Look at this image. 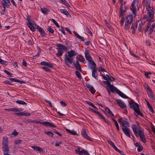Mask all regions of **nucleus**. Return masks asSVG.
I'll use <instances>...</instances> for the list:
<instances>
[{
    "instance_id": "1",
    "label": "nucleus",
    "mask_w": 155,
    "mask_h": 155,
    "mask_svg": "<svg viewBox=\"0 0 155 155\" xmlns=\"http://www.w3.org/2000/svg\"><path fill=\"white\" fill-rule=\"evenodd\" d=\"M26 19L28 22L27 25L31 30L32 32H34L35 31V28H36L38 30L41 37H45L46 34L44 30L38 25H37L34 21L31 20L30 17L29 15L26 16Z\"/></svg>"
},
{
    "instance_id": "2",
    "label": "nucleus",
    "mask_w": 155,
    "mask_h": 155,
    "mask_svg": "<svg viewBox=\"0 0 155 155\" xmlns=\"http://www.w3.org/2000/svg\"><path fill=\"white\" fill-rule=\"evenodd\" d=\"M136 137H139L141 141L144 143L147 142L143 129L138 125L136 126Z\"/></svg>"
},
{
    "instance_id": "3",
    "label": "nucleus",
    "mask_w": 155,
    "mask_h": 155,
    "mask_svg": "<svg viewBox=\"0 0 155 155\" xmlns=\"http://www.w3.org/2000/svg\"><path fill=\"white\" fill-rule=\"evenodd\" d=\"M153 8L150 9H147V15H144L143 18L146 19L147 21H150L153 19L154 15V11Z\"/></svg>"
},
{
    "instance_id": "4",
    "label": "nucleus",
    "mask_w": 155,
    "mask_h": 155,
    "mask_svg": "<svg viewBox=\"0 0 155 155\" xmlns=\"http://www.w3.org/2000/svg\"><path fill=\"white\" fill-rule=\"evenodd\" d=\"M118 121L121 125L125 127H127L129 126L128 120L125 118L120 117Z\"/></svg>"
},
{
    "instance_id": "5",
    "label": "nucleus",
    "mask_w": 155,
    "mask_h": 155,
    "mask_svg": "<svg viewBox=\"0 0 155 155\" xmlns=\"http://www.w3.org/2000/svg\"><path fill=\"white\" fill-rule=\"evenodd\" d=\"M73 62V59L72 58L69 57L67 54L65 55V58L64 60V62L65 64L68 68H70L71 65L72 64Z\"/></svg>"
},
{
    "instance_id": "6",
    "label": "nucleus",
    "mask_w": 155,
    "mask_h": 155,
    "mask_svg": "<svg viewBox=\"0 0 155 155\" xmlns=\"http://www.w3.org/2000/svg\"><path fill=\"white\" fill-rule=\"evenodd\" d=\"M10 80L11 81H9L7 80H6L5 81H4V82L5 83L10 85H13V84L12 81H14L18 82L20 84H22L25 83V82L23 81H21L19 79H15L14 78H10Z\"/></svg>"
},
{
    "instance_id": "7",
    "label": "nucleus",
    "mask_w": 155,
    "mask_h": 155,
    "mask_svg": "<svg viewBox=\"0 0 155 155\" xmlns=\"http://www.w3.org/2000/svg\"><path fill=\"white\" fill-rule=\"evenodd\" d=\"M62 45L61 44H58L56 46L58 47L57 49L58 50V52L56 54V55L58 57L61 56L64 52V49L63 47L60 46Z\"/></svg>"
},
{
    "instance_id": "8",
    "label": "nucleus",
    "mask_w": 155,
    "mask_h": 155,
    "mask_svg": "<svg viewBox=\"0 0 155 155\" xmlns=\"http://www.w3.org/2000/svg\"><path fill=\"white\" fill-rule=\"evenodd\" d=\"M136 0H134L130 6V9L134 14V17L136 16Z\"/></svg>"
},
{
    "instance_id": "9",
    "label": "nucleus",
    "mask_w": 155,
    "mask_h": 155,
    "mask_svg": "<svg viewBox=\"0 0 155 155\" xmlns=\"http://www.w3.org/2000/svg\"><path fill=\"white\" fill-rule=\"evenodd\" d=\"M122 129L125 135L129 137H130L131 131L130 129L127 127L124 128L123 127H122Z\"/></svg>"
},
{
    "instance_id": "10",
    "label": "nucleus",
    "mask_w": 155,
    "mask_h": 155,
    "mask_svg": "<svg viewBox=\"0 0 155 155\" xmlns=\"http://www.w3.org/2000/svg\"><path fill=\"white\" fill-rule=\"evenodd\" d=\"M41 65L45 66L49 68H52L54 67V65L50 62L42 61L40 63Z\"/></svg>"
},
{
    "instance_id": "11",
    "label": "nucleus",
    "mask_w": 155,
    "mask_h": 155,
    "mask_svg": "<svg viewBox=\"0 0 155 155\" xmlns=\"http://www.w3.org/2000/svg\"><path fill=\"white\" fill-rule=\"evenodd\" d=\"M81 134L83 137L88 140L91 141V138L86 133V130L85 129L83 128L81 132Z\"/></svg>"
},
{
    "instance_id": "12",
    "label": "nucleus",
    "mask_w": 155,
    "mask_h": 155,
    "mask_svg": "<svg viewBox=\"0 0 155 155\" xmlns=\"http://www.w3.org/2000/svg\"><path fill=\"white\" fill-rule=\"evenodd\" d=\"M136 114L139 115L143 117H144V115L142 112L140 110L139 108V106L138 104L136 103Z\"/></svg>"
},
{
    "instance_id": "13",
    "label": "nucleus",
    "mask_w": 155,
    "mask_h": 155,
    "mask_svg": "<svg viewBox=\"0 0 155 155\" xmlns=\"http://www.w3.org/2000/svg\"><path fill=\"white\" fill-rule=\"evenodd\" d=\"M91 69L92 70V76L96 79L97 80L98 79V73L96 68H91Z\"/></svg>"
},
{
    "instance_id": "14",
    "label": "nucleus",
    "mask_w": 155,
    "mask_h": 155,
    "mask_svg": "<svg viewBox=\"0 0 155 155\" xmlns=\"http://www.w3.org/2000/svg\"><path fill=\"white\" fill-rule=\"evenodd\" d=\"M129 107L134 110V114H136V103L133 100H131L130 102H129Z\"/></svg>"
},
{
    "instance_id": "15",
    "label": "nucleus",
    "mask_w": 155,
    "mask_h": 155,
    "mask_svg": "<svg viewBox=\"0 0 155 155\" xmlns=\"http://www.w3.org/2000/svg\"><path fill=\"white\" fill-rule=\"evenodd\" d=\"M84 54L85 55V57L86 60L89 61H91L92 59V57L90 55L89 51L88 50H86L84 51Z\"/></svg>"
},
{
    "instance_id": "16",
    "label": "nucleus",
    "mask_w": 155,
    "mask_h": 155,
    "mask_svg": "<svg viewBox=\"0 0 155 155\" xmlns=\"http://www.w3.org/2000/svg\"><path fill=\"white\" fill-rule=\"evenodd\" d=\"M74 65L75 68L78 71L82 72V70L81 69L80 63L77 61L75 63H74Z\"/></svg>"
},
{
    "instance_id": "17",
    "label": "nucleus",
    "mask_w": 155,
    "mask_h": 155,
    "mask_svg": "<svg viewBox=\"0 0 155 155\" xmlns=\"http://www.w3.org/2000/svg\"><path fill=\"white\" fill-rule=\"evenodd\" d=\"M3 2H1V5L2 7H5L7 8H8L10 5L9 1H3Z\"/></svg>"
},
{
    "instance_id": "18",
    "label": "nucleus",
    "mask_w": 155,
    "mask_h": 155,
    "mask_svg": "<svg viewBox=\"0 0 155 155\" xmlns=\"http://www.w3.org/2000/svg\"><path fill=\"white\" fill-rule=\"evenodd\" d=\"M67 53H68L67 56L71 58H72L73 56L77 55L76 52L73 50H71L70 51H68Z\"/></svg>"
},
{
    "instance_id": "19",
    "label": "nucleus",
    "mask_w": 155,
    "mask_h": 155,
    "mask_svg": "<svg viewBox=\"0 0 155 155\" xmlns=\"http://www.w3.org/2000/svg\"><path fill=\"white\" fill-rule=\"evenodd\" d=\"M117 102L121 108H123L126 107V104L122 101L117 100Z\"/></svg>"
},
{
    "instance_id": "20",
    "label": "nucleus",
    "mask_w": 155,
    "mask_h": 155,
    "mask_svg": "<svg viewBox=\"0 0 155 155\" xmlns=\"http://www.w3.org/2000/svg\"><path fill=\"white\" fill-rule=\"evenodd\" d=\"M109 89L110 90L111 92L114 93L116 92L117 93H118V91H119L118 89L115 87L113 85H110V87H108Z\"/></svg>"
},
{
    "instance_id": "21",
    "label": "nucleus",
    "mask_w": 155,
    "mask_h": 155,
    "mask_svg": "<svg viewBox=\"0 0 155 155\" xmlns=\"http://www.w3.org/2000/svg\"><path fill=\"white\" fill-rule=\"evenodd\" d=\"M41 124H42L46 126H48L51 127H56V126L55 125L53 124L52 123L48 121L42 122V123Z\"/></svg>"
},
{
    "instance_id": "22",
    "label": "nucleus",
    "mask_w": 155,
    "mask_h": 155,
    "mask_svg": "<svg viewBox=\"0 0 155 155\" xmlns=\"http://www.w3.org/2000/svg\"><path fill=\"white\" fill-rule=\"evenodd\" d=\"M31 147L34 150L41 152L43 151V149L38 146H32Z\"/></svg>"
},
{
    "instance_id": "23",
    "label": "nucleus",
    "mask_w": 155,
    "mask_h": 155,
    "mask_svg": "<svg viewBox=\"0 0 155 155\" xmlns=\"http://www.w3.org/2000/svg\"><path fill=\"white\" fill-rule=\"evenodd\" d=\"M126 21H127V22L131 23L133 21V16L132 15H128L126 17Z\"/></svg>"
},
{
    "instance_id": "24",
    "label": "nucleus",
    "mask_w": 155,
    "mask_h": 155,
    "mask_svg": "<svg viewBox=\"0 0 155 155\" xmlns=\"http://www.w3.org/2000/svg\"><path fill=\"white\" fill-rule=\"evenodd\" d=\"M148 95L149 97L152 99L153 101H155V98L154 96V94L152 92V90H151V91H147Z\"/></svg>"
},
{
    "instance_id": "25",
    "label": "nucleus",
    "mask_w": 155,
    "mask_h": 155,
    "mask_svg": "<svg viewBox=\"0 0 155 155\" xmlns=\"http://www.w3.org/2000/svg\"><path fill=\"white\" fill-rule=\"evenodd\" d=\"M136 147H137V150L138 152H141L143 150V147L139 143L136 142Z\"/></svg>"
},
{
    "instance_id": "26",
    "label": "nucleus",
    "mask_w": 155,
    "mask_h": 155,
    "mask_svg": "<svg viewBox=\"0 0 155 155\" xmlns=\"http://www.w3.org/2000/svg\"><path fill=\"white\" fill-rule=\"evenodd\" d=\"M2 149L4 153H8L9 150L8 145H3Z\"/></svg>"
},
{
    "instance_id": "27",
    "label": "nucleus",
    "mask_w": 155,
    "mask_h": 155,
    "mask_svg": "<svg viewBox=\"0 0 155 155\" xmlns=\"http://www.w3.org/2000/svg\"><path fill=\"white\" fill-rule=\"evenodd\" d=\"M8 137H7L5 136L3 138L2 144L3 145H8Z\"/></svg>"
},
{
    "instance_id": "28",
    "label": "nucleus",
    "mask_w": 155,
    "mask_h": 155,
    "mask_svg": "<svg viewBox=\"0 0 155 155\" xmlns=\"http://www.w3.org/2000/svg\"><path fill=\"white\" fill-rule=\"evenodd\" d=\"M73 32L74 33L75 36L78 39L81 40L82 41H84V38L81 36L80 35H78V34L75 31H73Z\"/></svg>"
},
{
    "instance_id": "29",
    "label": "nucleus",
    "mask_w": 155,
    "mask_h": 155,
    "mask_svg": "<svg viewBox=\"0 0 155 155\" xmlns=\"http://www.w3.org/2000/svg\"><path fill=\"white\" fill-rule=\"evenodd\" d=\"M117 94H118L122 98L127 99L128 97L121 92L120 90L118 91V93Z\"/></svg>"
},
{
    "instance_id": "30",
    "label": "nucleus",
    "mask_w": 155,
    "mask_h": 155,
    "mask_svg": "<svg viewBox=\"0 0 155 155\" xmlns=\"http://www.w3.org/2000/svg\"><path fill=\"white\" fill-rule=\"evenodd\" d=\"M60 11L61 13L64 14L67 16H70V15L68 12L65 9H60Z\"/></svg>"
},
{
    "instance_id": "31",
    "label": "nucleus",
    "mask_w": 155,
    "mask_h": 155,
    "mask_svg": "<svg viewBox=\"0 0 155 155\" xmlns=\"http://www.w3.org/2000/svg\"><path fill=\"white\" fill-rule=\"evenodd\" d=\"M41 10L42 13L46 14H47L49 11V10L46 8H41Z\"/></svg>"
},
{
    "instance_id": "32",
    "label": "nucleus",
    "mask_w": 155,
    "mask_h": 155,
    "mask_svg": "<svg viewBox=\"0 0 155 155\" xmlns=\"http://www.w3.org/2000/svg\"><path fill=\"white\" fill-rule=\"evenodd\" d=\"M107 142L115 150L117 148V147L115 146L114 143L112 141L109 140H107Z\"/></svg>"
},
{
    "instance_id": "33",
    "label": "nucleus",
    "mask_w": 155,
    "mask_h": 155,
    "mask_svg": "<svg viewBox=\"0 0 155 155\" xmlns=\"http://www.w3.org/2000/svg\"><path fill=\"white\" fill-rule=\"evenodd\" d=\"M155 27V24L154 23L152 25L150 29V32L149 34L150 35L153 32Z\"/></svg>"
},
{
    "instance_id": "34",
    "label": "nucleus",
    "mask_w": 155,
    "mask_h": 155,
    "mask_svg": "<svg viewBox=\"0 0 155 155\" xmlns=\"http://www.w3.org/2000/svg\"><path fill=\"white\" fill-rule=\"evenodd\" d=\"M90 62V64H91L92 65V66L91 67V68H96V64L94 62V61L92 60V59H91V61H89Z\"/></svg>"
},
{
    "instance_id": "35",
    "label": "nucleus",
    "mask_w": 155,
    "mask_h": 155,
    "mask_svg": "<svg viewBox=\"0 0 155 155\" xmlns=\"http://www.w3.org/2000/svg\"><path fill=\"white\" fill-rule=\"evenodd\" d=\"M150 2L151 1L150 0H149L148 1L147 0L146 7V10L152 9L150 7Z\"/></svg>"
},
{
    "instance_id": "36",
    "label": "nucleus",
    "mask_w": 155,
    "mask_h": 155,
    "mask_svg": "<svg viewBox=\"0 0 155 155\" xmlns=\"http://www.w3.org/2000/svg\"><path fill=\"white\" fill-rule=\"evenodd\" d=\"M105 111L111 116L114 117V114L112 113L110 110L107 107H106L105 109Z\"/></svg>"
},
{
    "instance_id": "37",
    "label": "nucleus",
    "mask_w": 155,
    "mask_h": 155,
    "mask_svg": "<svg viewBox=\"0 0 155 155\" xmlns=\"http://www.w3.org/2000/svg\"><path fill=\"white\" fill-rule=\"evenodd\" d=\"M136 26L135 25H134V23H133L131 26V29H132V33L133 34H134L135 35V33L136 32Z\"/></svg>"
},
{
    "instance_id": "38",
    "label": "nucleus",
    "mask_w": 155,
    "mask_h": 155,
    "mask_svg": "<svg viewBox=\"0 0 155 155\" xmlns=\"http://www.w3.org/2000/svg\"><path fill=\"white\" fill-rule=\"evenodd\" d=\"M5 109V110H8V111H14V112H17V111H19L18 110V109H17L16 107L12 108L6 109Z\"/></svg>"
},
{
    "instance_id": "39",
    "label": "nucleus",
    "mask_w": 155,
    "mask_h": 155,
    "mask_svg": "<svg viewBox=\"0 0 155 155\" xmlns=\"http://www.w3.org/2000/svg\"><path fill=\"white\" fill-rule=\"evenodd\" d=\"M16 103L20 104L27 105V103L21 100H17Z\"/></svg>"
},
{
    "instance_id": "40",
    "label": "nucleus",
    "mask_w": 155,
    "mask_h": 155,
    "mask_svg": "<svg viewBox=\"0 0 155 155\" xmlns=\"http://www.w3.org/2000/svg\"><path fill=\"white\" fill-rule=\"evenodd\" d=\"M106 76L107 79H108L110 81H112L115 80V78L111 76L110 75L106 74Z\"/></svg>"
},
{
    "instance_id": "41",
    "label": "nucleus",
    "mask_w": 155,
    "mask_h": 155,
    "mask_svg": "<svg viewBox=\"0 0 155 155\" xmlns=\"http://www.w3.org/2000/svg\"><path fill=\"white\" fill-rule=\"evenodd\" d=\"M86 102L88 105H90L93 107L97 109V107L94 105V104L91 102L89 101H86Z\"/></svg>"
},
{
    "instance_id": "42",
    "label": "nucleus",
    "mask_w": 155,
    "mask_h": 155,
    "mask_svg": "<svg viewBox=\"0 0 155 155\" xmlns=\"http://www.w3.org/2000/svg\"><path fill=\"white\" fill-rule=\"evenodd\" d=\"M112 120L113 121L117 129V130H119V125L117 121L114 118H112Z\"/></svg>"
},
{
    "instance_id": "43",
    "label": "nucleus",
    "mask_w": 155,
    "mask_h": 155,
    "mask_svg": "<svg viewBox=\"0 0 155 155\" xmlns=\"http://www.w3.org/2000/svg\"><path fill=\"white\" fill-rule=\"evenodd\" d=\"M81 154L82 155H83V154L85 155H89V153L88 152L84 149H83L81 150Z\"/></svg>"
},
{
    "instance_id": "44",
    "label": "nucleus",
    "mask_w": 155,
    "mask_h": 155,
    "mask_svg": "<svg viewBox=\"0 0 155 155\" xmlns=\"http://www.w3.org/2000/svg\"><path fill=\"white\" fill-rule=\"evenodd\" d=\"M143 27V22L142 21H141V22L139 23V25L138 26V31L141 32L142 31V28Z\"/></svg>"
},
{
    "instance_id": "45",
    "label": "nucleus",
    "mask_w": 155,
    "mask_h": 155,
    "mask_svg": "<svg viewBox=\"0 0 155 155\" xmlns=\"http://www.w3.org/2000/svg\"><path fill=\"white\" fill-rule=\"evenodd\" d=\"M45 134L49 136H50L51 137H53L54 135V134L51 131H45Z\"/></svg>"
},
{
    "instance_id": "46",
    "label": "nucleus",
    "mask_w": 155,
    "mask_h": 155,
    "mask_svg": "<svg viewBox=\"0 0 155 155\" xmlns=\"http://www.w3.org/2000/svg\"><path fill=\"white\" fill-rule=\"evenodd\" d=\"M47 29L50 33L53 34L54 32V30L50 26H48Z\"/></svg>"
},
{
    "instance_id": "47",
    "label": "nucleus",
    "mask_w": 155,
    "mask_h": 155,
    "mask_svg": "<svg viewBox=\"0 0 155 155\" xmlns=\"http://www.w3.org/2000/svg\"><path fill=\"white\" fill-rule=\"evenodd\" d=\"M8 62L6 61H4L2 59H1V60H0V63L2 64L5 65H8Z\"/></svg>"
},
{
    "instance_id": "48",
    "label": "nucleus",
    "mask_w": 155,
    "mask_h": 155,
    "mask_svg": "<svg viewBox=\"0 0 155 155\" xmlns=\"http://www.w3.org/2000/svg\"><path fill=\"white\" fill-rule=\"evenodd\" d=\"M42 68L45 72H50L51 70L48 68L45 67H42Z\"/></svg>"
},
{
    "instance_id": "49",
    "label": "nucleus",
    "mask_w": 155,
    "mask_h": 155,
    "mask_svg": "<svg viewBox=\"0 0 155 155\" xmlns=\"http://www.w3.org/2000/svg\"><path fill=\"white\" fill-rule=\"evenodd\" d=\"M79 72V71H75V74L78 78H79L80 79H82V77L81 74H80Z\"/></svg>"
},
{
    "instance_id": "50",
    "label": "nucleus",
    "mask_w": 155,
    "mask_h": 155,
    "mask_svg": "<svg viewBox=\"0 0 155 155\" xmlns=\"http://www.w3.org/2000/svg\"><path fill=\"white\" fill-rule=\"evenodd\" d=\"M51 20L54 24L58 28H60V26L57 22L54 19H52Z\"/></svg>"
},
{
    "instance_id": "51",
    "label": "nucleus",
    "mask_w": 155,
    "mask_h": 155,
    "mask_svg": "<svg viewBox=\"0 0 155 155\" xmlns=\"http://www.w3.org/2000/svg\"><path fill=\"white\" fill-rule=\"evenodd\" d=\"M103 83L104 84H106L107 85V87H110V85H111L110 82L109 81H104Z\"/></svg>"
},
{
    "instance_id": "52",
    "label": "nucleus",
    "mask_w": 155,
    "mask_h": 155,
    "mask_svg": "<svg viewBox=\"0 0 155 155\" xmlns=\"http://www.w3.org/2000/svg\"><path fill=\"white\" fill-rule=\"evenodd\" d=\"M61 2L65 6L68 7L69 6V4L66 0H60Z\"/></svg>"
},
{
    "instance_id": "53",
    "label": "nucleus",
    "mask_w": 155,
    "mask_h": 155,
    "mask_svg": "<svg viewBox=\"0 0 155 155\" xmlns=\"http://www.w3.org/2000/svg\"><path fill=\"white\" fill-rule=\"evenodd\" d=\"M3 9L1 11V15H4L5 14L6 7H3Z\"/></svg>"
},
{
    "instance_id": "54",
    "label": "nucleus",
    "mask_w": 155,
    "mask_h": 155,
    "mask_svg": "<svg viewBox=\"0 0 155 155\" xmlns=\"http://www.w3.org/2000/svg\"><path fill=\"white\" fill-rule=\"evenodd\" d=\"M124 12H125L123 11V10H122V11L120 10V15L119 16V17L120 18L121 17V18H122L123 17L124 18Z\"/></svg>"
},
{
    "instance_id": "55",
    "label": "nucleus",
    "mask_w": 155,
    "mask_h": 155,
    "mask_svg": "<svg viewBox=\"0 0 155 155\" xmlns=\"http://www.w3.org/2000/svg\"><path fill=\"white\" fill-rule=\"evenodd\" d=\"M130 23V22H127V21H125V25L124 26V28L125 29H127L129 28V24Z\"/></svg>"
},
{
    "instance_id": "56",
    "label": "nucleus",
    "mask_w": 155,
    "mask_h": 155,
    "mask_svg": "<svg viewBox=\"0 0 155 155\" xmlns=\"http://www.w3.org/2000/svg\"><path fill=\"white\" fill-rule=\"evenodd\" d=\"M89 91L92 94H94L96 91L95 90L94 88L93 87H91L90 89H89Z\"/></svg>"
},
{
    "instance_id": "57",
    "label": "nucleus",
    "mask_w": 155,
    "mask_h": 155,
    "mask_svg": "<svg viewBox=\"0 0 155 155\" xmlns=\"http://www.w3.org/2000/svg\"><path fill=\"white\" fill-rule=\"evenodd\" d=\"M4 72L6 74L8 75L10 77H13L12 74H11L8 71L6 70H5L4 71Z\"/></svg>"
},
{
    "instance_id": "58",
    "label": "nucleus",
    "mask_w": 155,
    "mask_h": 155,
    "mask_svg": "<svg viewBox=\"0 0 155 155\" xmlns=\"http://www.w3.org/2000/svg\"><path fill=\"white\" fill-rule=\"evenodd\" d=\"M144 86L146 88L147 90V91H151V89L150 88L149 86L148 85V84H144Z\"/></svg>"
},
{
    "instance_id": "59",
    "label": "nucleus",
    "mask_w": 155,
    "mask_h": 155,
    "mask_svg": "<svg viewBox=\"0 0 155 155\" xmlns=\"http://www.w3.org/2000/svg\"><path fill=\"white\" fill-rule=\"evenodd\" d=\"M132 128L134 134L136 135V125L132 124Z\"/></svg>"
},
{
    "instance_id": "60",
    "label": "nucleus",
    "mask_w": 155,
    "mask_h": 155,
    "mask_svg": "<svg viewBox=\"0 0 155 155\" xmlns=\"http://www.w3.org/2000/svg\"><path fill=\"white\" fill-rule=\"evenodd\" d=\"M75 152L76 153L79 154V155H82L81 154V150H80V148H78L77 150H75Z\"/></svg>"
},
{
    "instance_id": "61",
    "label": "nucleus",
    "mask_w": 155,
    "mask_h": 155,
    "mask_svg": "<svg viewBox=\"0 0 155 155\" xmlns=\"http://www.w3.org/2000/svg\"><path fill=\"white\" fill-rule=\"evenodd\" d=\"M148 107L150 111L153 114L154 113V110L151 105Z\"/></svg>"
},
{
    "instance_id": "62",
    "label": "nucleus",
    "mask_w": 155,
    "mask_h": 155,
    "mask_svg": "<svg viewBox=\"0 0 155 155\" xmlns=\"http://www.w3.org/2000/svg\"><path fill=\"white\" fill-rule=\"evenodd\" d=\"M86 31L88 33H89L90 35H92V33L91 31L87 27L86 28Z\"/></svg>"
},
{
    "instance_id": "63",
    "label": "nucleus",
    "mask_w": 155,
    "mask_h": 155,
    "mask_svg": "<svg viewBox=\"0 0 155 155\" xmlns=\"http://www.w3.org/2000/svg\"><path fill=\"white\" fill-rule=\"evenodd\" d=\"M116 151L119 153L120 154L122 155H124V153L122 151L118 149L117 148L115 150Z\"/></svg>"
},
{
    "instance_id": "64",
    "label": "nucleus",
    "mask_w": 155,
    "mask_h": 155,
    "mask_svg": "<svg viewBox=\"0 0 155 155\" xmlns=\"http://www.w3.org/2000/svg\"><path fill=\"white\" fill-rule=\"evenodd\" d=\"M12 134L14 135L15 136H16L18 134V133L17 132L16 130H14V131L12 132Z\"/></svg>"
}]
</instances>
